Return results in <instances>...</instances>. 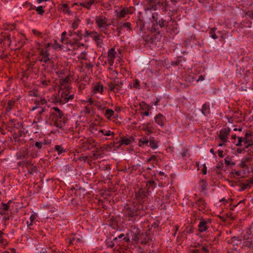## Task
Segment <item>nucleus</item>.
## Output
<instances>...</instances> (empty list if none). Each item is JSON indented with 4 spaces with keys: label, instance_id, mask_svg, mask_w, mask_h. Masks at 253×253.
<instances>
[{
    "label": "nucleus",
    "instance_id": "nucleus-1",
    "mask_svg": "<svg viewBox=\"0 0 253 253\" xmlns=\"http://www.w3.org/2000/svg\"><path fill=\"white\" fill-rule=\"evenodd\" d=\"M146 207L142 204H136L130 206L125 207L123 210L125 216L127 218L129 221H134L135 217L140 215L141 211H145Z\"/></svg>",
    "mask_w": 253,
    "mask_h": 253
},
{
    "label": "nucleus",
    "instance_id": "nucleus-2",
    "mask_svg": "<svg viewBox=\"0 0 253 253\" xmlns=\"http://www.w3.org/2000/svg\"><path fill=\"white\" fill-rule=\"evenodd\" d=\"M68 88L63 90L60 95L55 98V102L60 104H64L70 100H72L74 98V94H69V90Z\"/></svg>",
    "mask_w": 253,
    "mask_h": 253
},
{
    "label": "nucleus",
    "instance_id": "nucleus-3",
    "mask_svg": "<svg viewBox=\"0 0 253 253\" xmlns=\"http://www.w3.org/2000/svg\"><path fill=\"white\" fill-rule=\"evenodd\" d=\"M212 219L210 218L199 219L198 230L199 233L208 232V229L211 226Z\"/></svg>",
    "mask_w": 253,
    "mask_h": 253
},
{
    "label": "nucleus",
    "instance_id": "nucleus-4",
    "mask_svg": "<svg viewBox=\"0 0 253 253\" xmlns=\"http://www.w3.org/2000/svg\"><path fill=\"white\" fill-rule=\"evenodd\" d=\"M253 162V157L252 156H244L239 164V167L241 168L245 169L244 171L247 172L250 169V167Z\"/></svg>",
    "mask_w": 253,
    "mask_h": 253
},
{
    "label": "nucleus",
    "instance_id": "nucleus-5",
    "mask_svg": "<svg viewBox=\"0 0 253 253\" xmlns=\"http://www.w3.org/2000/svg\"><path fill=\"white\" fill-rule=\"evenodd\" d=\"M95 20L97 27L100 29L107 28L110 25L108 23V18L103 15L96 16Z\"/></svg>",
    "mask_w": 253,
    "mask_h": 253
},
{
    "label": "nucleus",
    "instance_id": "nucleus-6",
    "mask_svg": "<svg viewBox=\"0 0 253 253\" xmlns=\"http://www.w3.org/2000/svg\"><path fill=\"white\" fill-rule=\"evenodd\" d=\"M123 84L121 82L114 81L108 84L109 91H112L114 93L119 92L123 85Z\"/></svg>",
    "mask_w": 253,
    "mask_h": 253
},
{
    "label": "nucleus",
    "instance_id": "nucleus-7",
    "mask_svg": "<svg viewBox=\"0 0 253 253\" xmlns=\"http://www.w3.org/2000/svg\"><path fill=\"white\" fill-rule=\"evenodd\" d=\"M38 59L41 62L46 63L49 61V53L46 48L40 49L39 56Z\"/></svg>",
    "mask_w": 253,
    "mask_h": 253
},
{
    "label": "nucleus",
    "instance_id": "nucleus-8",
    "mask_svg": "<svg viewBox=\"0 0 253 253\" xmlns=\"http://www.w3.org/2000/svg\"><path fill=\"white\" fill-rule=\"evenodd\" d=\"M135 193L138 204H142L146 199V191L142 188H139L135 191Z\"/></svg>",
    "mask_w": 253,
    "mask_h": 253
},
{
    "label": "nucleus",
    "instance_id": "nucleus-9",
    "mask_svg": "<svg viewBox=\"0 0 253 253\" xmlns=\"http://www.w3.org/2000/svg\"><path fill=\"white\" fill-rule=\"evenodd\" d=\"M242 141L245 145V148H249L253 145V140L252 138V134L250 132H246L244 137H241Z\"/></svg>",
    "mask_w": 253,
    "mask_h": 253
},
{
    "label": "nucleus",
    "instance_id": "nucleus-10",
    "mask_svg": "<svg viewBox=\"0 0 253 253\" xmlns=\"http://www.w3.org/2000/svg\"><path fill=\"white\" fill-rule=\"evenodd\" d=\"M143 2L147 7V10L151 9L156 10L157 9L159 0H143Z\"/></svg>",
    "mask_w": 253,
    "mask_h": 253
},
{
    "label": "nucleus",
    "instance_id": "nucleus-11",
    "mask_svg": "<svg viewBox=\"0 0 253 253\" xmlns=\"http://www.w3.org/2000/svg\"><path fill=\"white\" fill-rule=\"evenodd\" d=\"M52 114L57 118V120H62L63 123H65V117L64 113L57 107H53Z\"/></svg>",
    "mask_w": 253,
    "mask_h": 253
},
{
    "label": "nucleus",
    "instance_id": "nucleus-12",
    "mask_svg": "<svg viewBox=\"0 0 253 253\" xmlns=\"http://www.w3.org/2000/svg\"><path fill=\"white\" fill-rule=\"evenodd\" d=\"M231 131V129L228 127L220 130L219 135L220 139L224 143L227 141L228 136Z\"/></svg>",
    "mask_w": 253,
    "mask_h": 253
},
{
    "label": "nucleus",
    "instance_id": "nucleus-13",
    "mask_svg": "<svg viewBox=\"0 0 253 253\" xmlns=\"http://www.w3.org/2000/svg\"><path fill=\"white\" fill-rule=\"evenodd\" d=\"M34 103L35 106L33 107L32 110L42 107H45L47 105V101L44 98H38L35 100Z\"/></svg>",
    "mask_w": 253,
    "mask_h": 253
},
{
    "label": "nucleus",
    "instance_id": "nucleus-14",
    "mask_svg": "<svg viewBox=\"0 0 253 253\" xmlns=\"http://www.w3.org/2000/svg\"><path fill=\"white\" fill-rule=\"evenodd\" d=\"M116 52L115 48H111L108 51V62L110 66H112L114 64V60L116 57Z\"/></svg>",
    "mask_w": 253,
    "mask_h": 253
},
{
    "label": "nucleus",
    "instance_id": "nucleus-15",
    "mask_svg": "<svg viewBox=\"0 0 253 253\" xmlns=\"http://www.w3.org/2000/svg\"><path fill=\"white\" fill-rule=\"evenodd\" d=\"M40 85L43 87H46L51 85V81L45 75H42L39 80Z\"/></svg>",
    "mask_w": 253,
    "mask_h": 253
},
{
    "label": "nucleus",
    "instance_id": "nucleus-16",
    "mask_svg": "<svg viewBox=\"0 0 253 253\" xmlns=\"http://www.w3.org/2000/svg\"><path fill=\"white\" fill-rule=\"evenodd\" d=\"M32 154H29L28 149L26 148L17 153V158L19 160L27 159Z\"/></svg>",
    "mask_w": 253,
    "mask_h": 253
},
{
    "label": "nucleus",
    "instance_id": "nucleus-17",
    "mask_svg": "<svg viewBox=\"0 0 253 253\" xmlns=\"http://www.w3.org/2000/svg\"><path fill=\"white\" fill-rule=\"evenodd\" d=\"M103 37L96 32L93 33V35L91 36L92 39L95 42L98 47H101L103 44V39L101 38Z\"/></svg>",
    "mask_w": 253,
    "mask_h": 253
},
{
    "label": "nucleus",
    "instance_id": "nucleus-18",
    "mask_svg": "<svg viewBox=\"0 0 253 253\" xmlns=\"http://www.w3.org/2000/svg\"><path fill=\"white\" fill-rule=\"evenodd\" d=\"M138 145L140 147L144 148L149 145V138L147 136H143L138 139Z\"/></svg>",
    "mask_w": 253,
    "mask_h": 253
},
{
    "label": "nucleus",
    "instance_id": "nucleus-19",
    "mask_svg": "<svg viewBox=\"0 0 253 253\" xmlns=\"http://www.w3.org/2000/svg\"><path fill=\"white\" fill-rule=\"evenodd\" d=\"M92 91L94 93H102V92L103 91V85L101 84L100 82L96 83L94 85V86L93 87V89H92Z\"/></svg>",
    "mask_w": 253,
    "mask_h": 253
},
{
    "label": "nucleus",
    "instance_id": "nucleus-20",
    "mask_svg": "<svg viewBox=\"0 0 253 253\" xmlns=\"http://www.w3.org/2000/svg\"><path fill=\"white\" fill-rule=\"evenodd\" d=\"M149 147L152 149H156L158 148V141L156 140L154 137H150L149 138Z\"/></svg>",
    "mask_w": 253,
    "mask_h": 253
},
{
    "label": "nucleus",
    "instance_id": "nucleus-21",
    "mask_svg": "<svg viewBox=\"0 0 253 253\" xmlns=\"http://www.w3.org/2000/svg\"><path fill=\"white\" fill-rule=\"evenodd\" d=\"M165 117L161 113L156 115L155 117V122L160 126H163L164 125Z\"/></svg>",
    "mask_w": 253,
    "mask_h": 253
},
{
    "label": "nucleus",
    "instance_id": "nucleus-22",
    "mask_svg": "<svg viewBox=\"0 0 253 253\" xmlns=\"http://www.w3.org/2000/svg\"><path fill=\"white\" fill-rule=\"evenodd\" d=\"M129 14H132V12H130V10L127 8H124L121 10L117 16L119 18H122L125 17L126 15Z\"/></svg>",
    "mask_w": 253,
    "mask_h": 253
},
{
    "label": "nucleus",
    "instance_id": "nucleus-23",
    "mask_svg": "<svg viewBox=\"0 0 253 253\" xmlns=\"http://www.w3.org/2000/svg\"><path fill=\"white\" fill-rule=\"evenodd\" d=\"M201 112L205 116L209 115L211 113L210 105L206 103H204L202 106Z\"/></svg>",
    "mask_w": 253,
    "mask_h": 253
},
{
    "label": "nucleus",
    "instance_id": "nucleus-24",
    "mask_svg": "<svg viewBox=\"0 0 253 253\" xmlns=\"http://www.w3.org/2000/svg\"><path fill=\"white\" fill-rule=\"evenodd\" d=\"M133 140V139L132 137L127 138L126 137H123L121 138L120 140V143L121 145H128L131 143Z\"/></svg>",
    "mask_w": 253,
    "mask_h": 253
},
{
    "label": "nucleus",
    "instance_id": "nucleus-25",
    "mask_svg": "<svg viewBox=\"0 0 253 253\" xmlns=\"http://www.w3.org/2000/svg\"><path fill=\"white\" fill-rule=\"evenodd\" d=\"M160 5L162 7V9L163 11H166L168 10V8L169 6V2L167 0H165L163 1H160L159 0V3H158V5Z\"/></svg>",
    "mask_w": 253,
    "mask_h": 253
},
{
    "label": "nucleus",
    "instance_id": "nucleus-26",
    "mask_svg": "<svg viewBox=\"0 0 253 253\" xmlns=\"http://www.w3.org/2000/svg\"><path fill=\"white\" fill-rule=\"evenodd\" d=\"M195 204L199 207L201 208L202 209H204L206 208V202L205 200L203 198H200L199 199H198L196 202Z\"/></svg>",
    "mask_w": 253,
    "mask_h": 253
},
{
    "label": "nucleus",
    "instance_id": "nucleus-27",
    "mask_svg": "<svg viewBox=\"0 0 253 253\" xmlns=\"http://www.w3.org/2000/svg\"><path fill=\"white\" fill-rule=\"evenodd\" d=\"M157 25H159L161 28L167 27L169 25V22L166 20L161 18L159 20L158 22L156 23Z\"/></svg>",
    "mask_w": 253,
    "mask_h": 253
},
{
    "label": "nucleus",
    "instance_id": "nucleus-28",
    "mask_svg": "<svg viewBox=\"0 0 253 253\" xmlns=\"http://www.w3.org/2000/svg\"><path fill=\"white\" fill-rule=\"evenodd\" d=\"M142 130L145 132L147 135H150L153 132V128L146 125H143Z\"/></svg>",
    "mask_w": 253,
    "mask_h": 253
},
{
    "label": "nucleus",
    "instance_id": "nucleus-29",
    "mask_svg": "<svg viewBox=\"0 0 253 253\" xmlns=\"http://www.w3.org/2000/svg\"><path fill=\"white\" fill-rule=\"evenodd\" d=\"M61 9L65 14H68L69 15H70L71 13V12L69 9L68 5L66 3H64L62 4Z\"/></svg>",
    "mask_w": 253,
    "mask_h": 253
},
{
    "label": "nucleus",
    "instance_id": "nucleus-30",
    "mask_svg": "<svg viewBox=\"0 0 253 253\" xmlns=\"http://www.w3.org/2000/svg\"><path fill=\"white\" fill-rule=\"evenodd\" d=\"M37 215L35 213L32 214L30 217V221H27V224L29 229H31L30 226L33 225V222L36 219Z\"/></svg>",
    "mask_w": 253,
    "mask_h": 253
},
{
    "label": "nucleus",
    "instance_id": "nucleus-31",
    "mask_svg": "<svg viewBox=\"0 0 253 253\" xmlns=\"http://www.w3.org/2000/svg\"><path fill=\"white\" fill-rule=\"evenodd\" d=\"M94 3V0H88L87 1L81 3V5L86 8L87 9H90L92 4Z\"/></svg>",
    "mask_w": 253,
    "mask_h": 253
},
{
    "label": "nucleus",
    "instance_id": "nucleus-32",
    "mask_svg": "<svg viewBox=\"0 0 253 253\" xmlns=\"http://www.w3.org/2000/svg\"><path fill=\"white\" fill-rule=\"evenodd\" d=\"M15 101L14 100H9L8 101L7 105L6 107V111L9 112L12 109L14 106Z\"/></svg>",
    "mask_w": 253,
    "mask_h": 253
},
{
    "label": "nucleus",
    "instance_id": "nucleus-33",
    "mask_svg": "<svg viewBox=\"0 0 253 253\" xmlns=\"http://www.w3.org/2000/svg\"><path fill=\"white\" fill-rule=\"evenodd\" d=\"M114 114V112L113 110L110 109H106L105 115L108 119H110L111 117Z\"/></svg>",
    "mask_w": 253,
    "mask_h": 253
},
{
    "label": "nucleus",
    "instance_id": "nucleus-34",
    "mask_svg": "<svg viewBox=\"0 0 253 253\" xmlns=\"http://www.w3.org/2000/svg\"><path fill=\"white\" fill-rule=\"evenodd\" d=\"M140 107L141 110H144V111H146V110L149 111V110L151 109V107L150 106V105L147 104L144 102H142L140 104Z\"/></svg>",
    "mask_w": 253,
    "mask_h": 253
},
{
    "label": "nucleus",
    "instance_id": "nucleus-35",
    "mask_svg": "<svg viewBox=\"0 0 253 253\" xmlns=\"http://www.w3.org/2000/svg\"><path fill=\"white\" fill-rule=\"evenodd\" d=\"M70 80V78L68 76H66L64 79L60 80V84L61 86L66 85L68 84Z\"/></svg>",
    "mask_w": 253,
    "mask_h": 253
},
{
    "label": "nucleus",
    "instance_id": "nucleus-36",
    "mask_svg": "<svg viewBox=\"0 0 253 253\" xmlns=\"http://www.w3.org/2000/svg\"><path fill=\"white\" fill-rule=\"evenodd\" d=\"M216 28L215 27H213L211 28L210 30V31L209 32V34L210 35V36L213 39H216L218 38V37L216 35L215 32L216 30Z\"/></svg>",
    "mask_w": 253,
    "mask_h": 253
},
{
    "label": "nucleus",
    "instance_id": "nucleus-37",
    "mask_svg": "<svg viewBox=\"0 0 253 253\" xmlns=\"http://www.w3.org/2000/svg\"><path fill=\"white\" fill-rule=\"evenodd\" d=\"M4 235V233L2 231L0 230V244H2L3 245H5L7 244V242L3 238Z\"/></svg>",
    "mask_w": 253,
    "mask_h": 253
},
{
    "label": "nucleus",
    "instance_id": "nucleus-38",
    "mask_svg": "<svg viewBox=\"0 0 253 253\" xmlns=\"http://www.w3.org/2000/svg\"><path fill=\"white\" fill-rule=\"evenodd\" d=\"M55 150L58 152V154H61L65 152V149L62 146L58 145L55 146Z\"/></svg>",
    "mask_w": 253,
    "mask_h": 253
},
{
    "label": "nucleus",
    "instance_id": "nucleus-39",
    "mask_svg": "<svg viewBox=\"0 0 253 253\" xmlns=\"http://www.w3.org/2000/svg\"><path fill=\"white\" fill-rule=\"evenodd\" d=\"M75 36H77V37L74 38V40L75 41V43H77L79 41H80L82 38V34L81 32L78 31L76 32Z\"/></svg>",
    "mask_w": 253,
    "mask_h": 253
},
{
    "label": "nucleus",
    "instance_id": "nucleus-40",
    "mask_svg": "<svg viewBox=\"0 0 253 253\" xmlns=\"http://www.w3.org/2000/svg\"><path fill=\"white\" fill-rule=\"evenodd\" d=\"M99 132L102 133L104 136H114L115 135V133L113 132H111L110 130L104 131L103 129H101L99 131Z\"/></svg>",
    "mask_w": 253,
    "mask_h": 253
},
{
    "label": "nucleus",
    "instance_id": "nucleus-41",
    "mask_svg": "<svg viewBox=\"0 0 253 253\" xmlns=\"http://www.w3.org/2000/svg\"><path fill=\"white\" fill-rule=\"evenodd\" d=\"M170 21H171L172 22V24L171 26H172V27L171 29L173 32H175L177 30V22L175 20L171 18H170Z\"/></svg>",
    "mask_w": 253,
    "mask_h": 253
},
{
    "label": "nucleus",
    "instance_id": "nucleus-42",
    "mask_svg": "<svg viewBox=\"0 0 253 253\" xmlns=\"http://www.w3.org/2000/svg\"><path fill=\"white\" fill-rule=\"evenodd\" d=\"M253 184V178H251L246 181V184L243 188V189L245 188H250L252 185Z\"/></svg>",
    "mask_w": 253,
    "mask_h": 253
},
{
    "label": "nucleus",
    "instance_id": "nucleus-43",
    "mask_svg": "<svg viewBox=\"0 0 253 253\" xmlns=\"http://www.w3.org/2000/svg\"><path fill=\"white\" fill-rule=\"evenodd\" d=\"M200 183L201 184V187L202 191L205 190L206 189L207 185H208L207 182L205 180L202 179V180H200Z\"/></svg>",
    "mask_w": 253,
    "mask_h": 253
},
{
    "label": "nucleus",
    "instance_id": "nucleus-44",
    "mask_svg": "<svg viewBox=\"0 0 253 253\" xmlns=\"http://www.w3.org/2000/svg\"><path fill=\"white\" fill-rule=\"evenodd\" d=\"M36 10L38 12V14L41 15H42L44 13V10H43V6H40L36 7Z\"/></svg>",
    "mask_w": 253,
    "mask_h": 253
},
{
    "label": "nucleus",
    "instance_id": "nucleus-45",
    "mask_svg": "<svg viewBox=\"0 0 253 253\" xmlns=\"http://www.w3.org/2000/svg\"><path fill=\"white\" fill-rule=\"evenodd\" d=\"M120 26H122V28H126L128 30L130 31L131 30V24L129 22H126L124 23H120Z\"/></svg>",
    "mask_w": 253,
    "mask_h": 253
},
{
    "label": "nucleus",
    "instance_id": "nucleus-46",
    "mask_svg": "<svg viewBox=\"0 0 253 253\" xmlns=\"http://www.w3.org/2000/svg\"><path fill=\"white\" fill-rule=\"evenodd\" d=\"M63 124L64 123H63V121L62 120H57L54 122V125L57 128H61Z\"/></svg>",
    "mask_w": 253,
    "mask_h": 253
},
{
    "label": "nucleus",
    "instance_id": "nucleus-47",
    "mask_svg": "<svg viewBox=\"0 0 253 253\" xmlns=\"http://www.w3.org/2000/svg\"><path fill=\"white\" fill-rule=\"evenodd\" d=\"M132 87L138 89H140V81L138 79H136L134 80Z\"/></svg>",
    "mask_w": 253,
    "mask_h": 253
},
{
    "label": "nucleus",
    "instance_id": "nucleus-48",
    "mask_svg": "<svg viewBox=\"0 0 253 253\" xmlns=\"http://www.w3.org/2000/svg\"><path fill=\"white\" fill-rule=\"evenodd\" d=\"M45 107H42V108L37 109H39V111H38L39 114L37 117V119L38 121H39L40 119H41L42 117L40 115L45 111Z\"/></svg>",
    "mask_w": 253,
    "mask_h": 253
},
{
    "label": "nucleus",
    "instance_id": "nucleus-49",
    "mask_svg": "<svg viewBox=\"0 0 253 253\" xmlns=\"http://www.w3.org/2000/svg\"><path fill=\"white\" fill-rule=\"evenodd\" d=\"M152 19L157 23L159 21V14L157 12H154L152 14Z\"/></svg>",
    "mask_w": 253,
    "mask_h": 253
},
{
    "label": "nucleus",
    "instance_id": "nucleus-50",
    "mask_svg": "<svg viewBox=\"0 0 253 253\" xmlns=\"http://www.w3.org/2000/svg\"><path fill=\"white\" fill-rule=\"evenodd\" d=\"M37 170V167L33 164L32 165H31V167L30 169H29L28 171L29 173L32 174L33 172H36Z\"/></svg>",
    "mask_w": 253,
    "mask_h": 253
},
{
    "label": "nucleus",
    "instance_id": "nucleus-51",
    "mask_svg": "<svg viewBox=\"0 0 253 253\" xmlns=\"http://www.w3.org/2000/svg\"><path fill=\"white\" fill-rule=\"evenodd\" d=\"M155 182L154 180H151L147 182V186L149 187V188H154L155 187Z\"/></svg>",
    "mask_w": 253,
    "mask_h": 253
},
{
    "label": "nucleus",
    "instance_id": "nucleus-52",
    "mask_svg": "<svg viewBox=\"0 0 253 253\" xmlns=\"http://www.w3.org/2000/svg\"><path fill=\"white\" fill-rule=\"evenodd\" d=\"M229 158L228 157H226L224 159V162L225 164L227 166H234L235 165V163L234 162H232L229 160Z\"/></svg>",
    "mask_w": 253,
    "mask_h": 253
},
{
    "label": "nucleus",
    "instance_id": "nucleus-53",
    "mask_svg": "<svg viewBox=\"0 0 253 253\" xmlns=\"http://www.w3.org/2000/svg\"><path fill=\"white\" fill-rule=\"evenodd\" d=\"M238 141L237 143H235V142H233V143L235 144L236 146H242L243 145V141H242V138L241 137H237Z\"/></svg>",
    "mask_w": 253,
    "mask_h": 253
},
{
    "label": "nucleus",
    "instance_id": "nucleus-54",
    "mask_svg": "<svg viewBox=\"0 0 253 253\" xmlns=\"http://www.w3.org/2000/svg\"><path fill=\"white\" fill-rule=\"evenodd\" d=\"M186 232L188 234L193 233L194 232V228L193 226H189L186 228Z\"/></svg>",
    "mask_w": 253,
    "mask_h": 253
},
{
    "label": "nucleus",
    "instance_id": "nucleus-55",
    "mask_svg": "<svg viewBox=\"0 0 253 253\" xmlns=\"http://www.w3.org/2000/svg\"><path fill=\"white\" fill-rule=\"evenodd\" d=\"M247 149H248V155L247 156L252 157L253 156V145L250 146L249 148Z\"/></svg>",
    "mask_w": 253,
    "mask_h": 253
},
{
    "label": "nucleus",
    "instance_id": "nucleus-56",
    "mask_svg": "<svg viewBox=\"0 0 253 253\" xmlns=\"http://www.w3.org/2000/svg\"><path fill=\"white\" fill-rule=\"evenodd\" d=\"M9 202H9L8 203V204H5V203H2L1 205L2 206V208L1 209L2 210H3L4 211L8 210L9 208L8 204H9Z\"/></svg>",
    "mask_w": 253,
    "mask_h": 253
},
{
    "label": "nucleus",
    "instance_id": "nucleus-57",
    "mask_svg": "<svg viewBox=\"0 0 253 253\" xmlns=\"http://www.w3.org/2000/svg\"><path fill=\"white\" fill-rule=\"evenodd\" d=\"M29 95L32 96L37 97L38 95V91L37 90L33 89L30 91Z\"/></svg>",
    "mask_w": 253,
    "mask_h": 253
},
{
    "label": "nucleus",
    "instance_id": "nucleus-58",
    "mask_svg": "<svg viewBox=\"0 0 253 253\" xmlns=\"http://www.w3.org/2000/svg\"><path fill=\"white\" fill-rule=\"evenodd\" d=\"M44 144H45V143H43L42 142H36L35 144V145L38 149H41Z\"/></svg>",
    "mask_w": 253,
    "mask_h": 253
},
{
    "label": "nucleus",
    "instance_id": "nucleus-59",
    "mask_svg": "<svg viewBox=\"0 0 253 253\" xmlns=\"http://www.w3.org/2000/svg\"><path fill=\"white\" fill-rule=\"evenodd\" d=\"M81 241V239L80 238H73L70 241V244H74V243H77Z\"/></svg>",
    "mask_w": 253,
    "mask_h": 253
},
{
    "label": "nucleus",
    "instance_id": "nucleus-60",
    "mask_svg": "<svg viewBox=\"0 0 253 253\" xmlns=\"http://www.w3.org/2000/svg\"><path fill=\"white\" fill-rule=\"evenodd\" d=\"M114 241L113 240V241H111L107 242L106 245H107V247L113 248L115 246V244L114 243Z\"/></svg>",
    "mask_w": 253,
    "mask_h": 253
},
{
    "label": "nucleus",
    "instance_id": "nucleus-61",
    "mask_svg": "<svg viewBox=\"0 0 253 253\" xmlns=\"http://www.w3.org/2000/svg\"><path fill=\"white\" fill-rule=\"evenodd\" d=\"M13 138L14 139L15 141H20V135L16 133H15L13 134Z\"/></svg>",
    "mask_w": 253,
    "mask_h": 253
},
{
    "label": "nucleus",
    "instance_id": "nucleus-62",
    "mask_svg": "<svg viewBox=\"0 0 253 253\" xmlns=\"http://www.w3.org/2000/svg\"><path fill=\"white\" fill-rule=\"evenodd\" d=\"M246 15L250 18L253 19V9L247 12Z\"/></svg>",
    "mask_w": 253,
    "mask_h": 253
},
{
    "label": "nucleus",
    "instance_id": "nucleus-63",
    "mask_svg": "<svg viewBox=\"0 0 253 253\" xmlns=\"http://www.w3.org/2000/svg\"><path fill=\"white\" fill-rule=\"evenodd\" d=\"M32 31H33L34 35L37 36L39 37H41L42 36V34L40 32H39L35 29L33 30Z\"/></svg>",
    "mask_w": 253,
    "mask_h": 253
},
{
    "label": "nucleus",
    "instance_id": "nucleus-64",
    "mask_svg": "<svg viewBox=\"0 0 253 253\" xmlns=\"http://www.w3.org/2000/svg\"><path fill=\"white\" fill-rule=\"evenodd\" d=\"M93 65L91 63H88L85 64V68L87 69L88 70L92 69Z\"/></svg>",
    "mask_w": 253,
    "mask_h": 253
}]
</instances>
